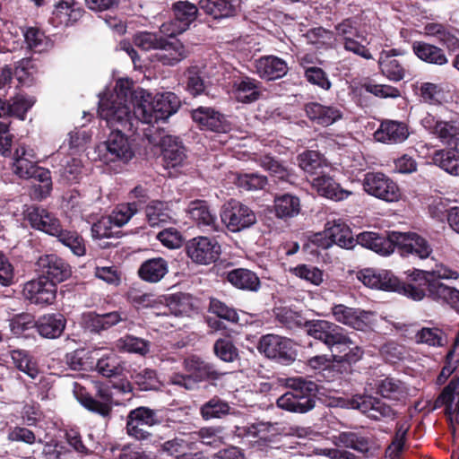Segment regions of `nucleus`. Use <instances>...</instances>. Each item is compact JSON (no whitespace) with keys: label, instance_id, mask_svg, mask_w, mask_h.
<instances>
[{"label":"nucleus","instance_id":"nucleus-25","mask_svg":"<svg viewBox=\"0 0 459 459\" xmlns=\"http://www.w3.org/2000/svg\"><path fill=\"white\" fill-rule=\"evenodd\" d=\"M422 126L443 143H448L459 135V115L455 114L448 121L437 120L428 115L422 119Z\"/></svg>","mask_w":459,"mask_h":459},{"label":"nucleus","instance_id":"nucleus-62","mask_svg":"<svg viewBox=\"0 0 459 459\" xmlns=\"http://www.w3.org/2000/svg\"><path fill=\"white\" fill-rule=\"evenodd\" d=\"M204 445L217 447L223 442V429L221 427L202 428L195 433Z\"/></svg>","mask_w":459,"mask_h":459},{"label":"nucleus","instance_id":"nucleus-10","mask_svg":"<svg viewBox=\"0 0 459 459\" xmlns=\"http://www.w3.org/2000/svg\"><path fill=\"white\" fill-rule=\"evenodd\" d=\"M364 190L370 195L388 203L397 202L401 192L397 184L380 172H368L363 179Z\"/></svg>","mask_w":459,"mask_h":459},{"label":"nucleus","instance_id":"nucleus-5","mask_svg":"<svg viewBox=\"0 0 459 459\" xmlns=\"http://www.w3.org/2000/svg\"><path fill=\"white\" fill-rule=\"evenodd\" d=\"M131 299L137 307H151L157 316H169V314L183 316L186 315L190 309L187 299L177 295L166 298L155 297L151 293L134 292L132 293Z\"/></svg>","mask_w":459,"mask_h":459},{"label":"nucleus","instance_id":"nucleus-48","mask_svg":"<svg viewBox=\"0 0 459 459\" xmlns=\"http://www.w3.org/2000/svg\"><path fill=\"white\" fill-rule=\"evenodd\" d=\"M97 355H100L96 368L103 377H110L119 374L120 360L114 351L100 349Z\"/></svg>","mask_w":459,"mask_h":459},{"label":"nucleus","instance_id":"nucleus-11","mask_svg":"<svg viewBox=\"0 0 459 459\" xmlns=\"http://www.w3.org/2000/svg\"><path fill=\"white\" fill-rule=\"evenodd\" d=\"M234 435L248 442L252 446L263 449L273 443L278 435L274 424L270 422H256L243 426H236Z\"/></svg>","mask_w":459,"mask_h":459},{"label":"nucleus","instance_id":"nucleus-47","mask_svg":"<svg viewBox=\"0 0 459 459\" xmlns=\"http://www.w3.org/2000/svg\"><path fill=\"white\" fill-rule=\"evenodd\" d=\"M275 215L280 219H289L297 216L300 212L299 197L284 194L274 198Z\"/></svg>","mask_w":459,"mask_h":459},{"label":"nucleus","instance_id":"nucleus-20","mask_svg":"<svg viewBox=\"0 0 459 459\" xmlns=\"http://www.w3.org/2000/svg\"><path fill=\"white\" fill-rule=\"evenodd\" d=\"M38 271L42 277L49 282H61L67 279L71 274L70 266L63 259L56 255H46L39 258L37 262Z\"/></svg>","mask_w":459,"mask_h":459},{"label":"nucleus","instance_id":"nucleus-38","mask_svg":"<svg viewBox=\"0 0 459 459\" xmlns=\"http://www.w3.org/2000/svg\"><path fill=\"white\" fill-rule=\"evenodd\" d=\"M305 326L309 336L323 342L327 347L342 328L326 320L307 321L305 323Z\"/></svg>","mask_w":459,"mask_h":459},{"label":"nucleus","instance_id":"nucleus-52","mask_svg":"<svg viewBox=\"0 0 459 459\" xmlns=\"http://www.w3.org/2000/svg\"><path fill=\"white\" fill-rule=\"evenodd\" d=\"M289 272L314 286L321 285L325 280L324 271L311 264H298L297 266L290 267Z\"/></svg>","mask_w":459,"mask_h":459},{"label":"nucleus","instance_id":"nucleus-23","mask_svg":"<svg viewBox=\"0 0 459 459\" xmlns=\"http://www.w3.org/2000/svg\"><path fill=\"white\" fill-rule=\"evenodd\" d=\"M358 279L367 287L388 291H397L401 290L399 280L390 272L367 268L358 273Z\"/></svg>","mask_w":459,"mask_h":459},{"label":"nucleus","instance_id":"nucleus-2","mask_svg":"<svg viewBox=\"0 0 459 459\" xmlns=\"http://www.w3.org/2000/svg\"><path fill=\"white\" fill-rule=\"evenodd\" d=\"M134 98L135 116L145 124L165 120L175 114L180 107V100L173 92L157 93L152 96L143 89H137Z\"/></svg>","mask_w":459,"mask_h":459},{"label":"nucleus","instance_id":"nucleus-44","mask_svg":"<svg viewBox=\"0 0 459 459\" xmlns=\"http://www.w3.org/2000/svg\"><path fill=\"white\" fill-rule=\"evenodd\" d=\"M227 280L239 290L256 291L260 288L258 276L252 271L244 268L229 272Z\"/></svg>","mask_w":459,"mask_h":459},{"label":"nucleus","instance_id":"nucleus-21","mask_svg":"<svg viewBox=\"0 0 459 459\" xmlns=\"http://www.w3.org/2000/svg\"><path fill=\"white\" fill-rule=\"evenodd\" d=\"M333 318L347 326L363 331L372 324L370 312L346 307L342 304L332 307Z\"/></svg>","mask_w":459,"mask_h":459},{"label":"nucleus","instance_id":"nucleus-6","mask_svg":"<svg viewBox=\"0 0 459 459\" xmlns=\"http://www.w3.org/2000/svg\"><path fill=\"white\" fill-rule=\"evenodd\" d=\"M310 241L323 249H327L333 244L350 249L356 243L350 228L341 221H328L324 231L314 234Z\"/></svg>","mask_w":459,"mask_h":459},{"label":"nucleus","instance_id":"nucleus-40","mask_svg":"<svg viewBox=\"0 0 459 459\" xmlns=\"http://www.w3.org/2000/svg\"><path fill=\"white\" fill-rule=\"evenodd\" d=\"M186 212L200 227L216 228V214L210 210L204 200H195L189 203Z\"/></svg>","mask_w":459,"mask_h":459},{"label":"nucleus","instance_id":"nucleus-34","mask_svg":"<svg viewBox=\"0 0 459 459\" xmlns=\"http://www.w3.org/2000/svg\"><path fill=\"white\" fill-rule=\"evenodd\" d=\"M409 136L407 126L397 121L382 122L380 127L375 132L377 141L384 143H398L405 141Z\"/></svg>","mask_w":459,"mask_h":459},{"label":"nucleus","instance_id":"nucleus-16","mask_svg":"<svg viewBox=\"0 0 459 459\" xmlns=\"http://www.w3.org/2000/svg\"><path fill=\"white\" fill-rule=\"evenodd\" d=\"M186 248L188 257L200 264H209L214 262L221 253L218 242L207 237H196L190 239Z\"/></svg>","mask_w":459,"mask_h":459},{"label":"nucleus","instance_id":"nucleus-28","mask_svg":"<svg viewBox=\"0 0 459 459\" xmlns=\"http://www.w3.org/2000/svg\"><path fill=\"white\" fill-rule=\"evenodd\" d=\"M199 7L215 20L236 16L241 8V0H200Z\"/></svg>","mask_w":459,"mask_h":459},{"label":"nucleus","instance_id":"nucleus-19","mask_svg":"<svg viewBox=\"0 0 459 459\" xmlns=\"http://www.w3.org/2000/svg\"><path fill=\"white\" fill-rule=\"evenodd\" d=\"M56 289L53 282L39 277L26 282L22 289V295L25 299L35 305L51 304L56 299Z\"/></svg>","mask_w":459,"mask_h":459},{"label":"nucleus","instance_id":"nucleus-8","mask_svg":"<svg viewBox=\"0 0 459 459\" xmlns=\"http://www.w3.org/2000/svg\"><path fill=\"white\" fill-rule=\"evenodd\" d=\"M97 152L105 163L128 161L134 156L131 143L119 129L112 131L107 140L97 146Z\"/></svg>","mask_w":459,"mask_h":459},{"label":"nucleus","instance_id":"nucleus-63","mask_svg":"<svg viewBox=\"0 0 459 459\" xmlns=\"http://www.w3.org/2000/svg\"><path fill=\"white\" fill-rule=\"evenodd\" d=\"M409 424L407 422L400 423L397 426L396 433L392 444L388 446L386 454L391 459H396L400 452L403 448L405 436L409 430Z\"/></svg>","mask_w":459,"mask_h":459},{"label":"nucleus","instance_id":"nucleus-61","mask_svg":"<svg viewBox=\"0 0 459 459\" xmlns=\"http://www.w3.org/2000/svg\"><path fill=\"white\" fill-rule=\"evenodd\" d=\"M35 100L32 97L17 95L12 100V102L6 104L8 114L16 116L23 120L28 110L34 105Z\"/></svg>","mask_w":459,"mask_h":459},{"label":"nucleus","instance_id":"nucleus-43","mask_svg":"<svg viewBox=\"0 0 459 459\" xmlns=\"http://www.w3.org/2000/svg\"><path fill=\"white\" fill-rule=\"evenodd\" d=\"M169 272V265L161 257L152 258L143 262L139 270L140 278L148 282L160 281Z\"/></svg>","mask_w":459,"mask_h":459},{"label":"nucleus","instance_id":"nucleus-45","mask_svg":"<svg viewBox=\"0 0 459 459\" xmlns=\"http://www.w3.org/2000/svg\"><path fill=\"white\" fill-rule=\"evenodd\" d=\"M412 50L420 60L429 64L443 65L448 62L444 51L432 44L415 41L412 44Z\"/></svg>","mask_w":459,"mask_h":459},{"label":"nucleus","instance_id":"nucleus-35","mask_svg":"<svg viewBox=\"0 0 459 459\" xmlns=\"http://www.w3.org/2000/svg\"><path fill=\"white\" fill-rule=\"evenodd\" d=\"M184 367L195 381V384L206 379H219L223 375V373L217 371L212 364L195 356L186 359Z\"/></svg>","mask_w":459,"mask_h":459},{"label":"nucleus","instance_id":"nucleus-54","mask_svg":"<svg viewBox=\"0 0 459 459\" xmlns=\"http://www.w3.org/2000/svg\"><path fill=\"white\" fill-rule=\"evenodd\" d=\"M11 358L15 367L22 372L28 375L31 379L39 376V368L36 361L24 351H13Z\"/></svg>","mask_w":459,"mask_h":459},{"label":"nucleus","instance_id":"nucleus-36","mask_svg":"<svg viewBox=\"0 0 459 459\" xmlns=\"http://www.w3.org/2000/svg\"><path fill=\"white\" fill-rule=\"evenodd\" d=\"M145 216L151 227H161L174 222V214L169 203L161 201H152L145 208Z\"/></svg>","mask_w":459,"mask_h":459},{"label":"nucleus","instance_id":"nucleus-53","mask_svg":"<svg viewBox=\"0 0 459 459\" xmlns=\"http://www.w3.org/2000/svg\"><path fill=\"white\" fill-rule=\"evenodd\" d=\"M54 237L76 255L81 256L85 254L86 248L82 238L75 231L64 230L59 228V232Z\"/></svg>","mask_w":459,"mask_h":459},{"label":"nucleus","instance_id":"nucleus-49","mask_svg":"<svg viewBox=\"0 0 459 459\" xmlns=\"http://www.w3.org/2000/svg\"><path fill=\"white\" fill-rule=\"evenodd\" d=\"M432 162L446 173L459 177V154L455 150H439L435 152Z\"/></svg>","mask_w":459,"mask_h":459},{"label":"nucleus","instance_id":"nucleus-7","mask_svg":"<svg viewBox=\"0 0 459 459\" xmlns=\"http://www.w3.org/2000/svg\"><path fill=\"white\" fill-rule=\"evenodd\" d=\"M76 400L88 411L98 413L104 418L110 415L114 404L113 394L108 386L99 385L96 397L93 398L85 389L78 383L74 384L73 389Z\"/></svg>","mask_w":459,"mask_h":459},{"label":"nucleus","instance_id":"nucleus-51","mask_svg":"<svg viewBox=\"0 0 459 459\" xmlns=\"http://www.w3.org/2000/svg\"><path fill=\"white\" fill-rule=\"evenodd\" d=\"M299 167L310 175H321L327 165L321 155L315 151H307L299 155Z\"/></svg>","mask_w":459,"mask_h":459},{"label":"nucleus","instance_id":"nucleus-14","mask_svg":"<svg viewBox=\"0 0 459 459\" xmlns=\"http://www.w3.org/2000/svg\"><path fill=\"white\" fill-rule=\"evenodd\" d=\"M337 405L344 408L356 409L368 417L379 420L381 417H391L394 415L390 406L372 396L355 395L350 400H340Z\"/></svg>","mask_w":459,"mask_h":459},{"label":"nucleus","instance_id":"nucleus-27","mask_svg":"<svg viewBox=\"0 0 459 459\" xmlns=\"http://www.w3.org/2000/svg\"><path fill=\"white\" fill-rule=\"evenodd\" d=\"M287 63L276 56H264L254 62V71L262 79L267 81L283 77L288 72Z\"/></svg>","mask_w":459,"mask_h":459},{"label":"nucleus","instance_id":"nucleus-3","mask_svg":"<svg viewBox=\"0 0 459 459\" xmlns=\"http://www.w3.org/2000/svg\"><path fill=\"white\" fill-rule=\"evenodd\" d=\"M417 275L424 281L429 297L459 310V290L438 281V279L457 280L458 271L440 264L430 272L418 270Z\"/></svg>","mask_w":459,"mask_h":459},{"label":"nucleus","instance_id":"nucleus-58","mask_svg":"<svg viewBox=\"0 0 459 459\" xmlns=\"http://www.w3.org/2000/svg\"><path fill=\"white\" fill-rule=\"evenodd\" d=\"M230 406L227 403L212 398L201 408V414L204 420L221 418L229 413Z\"/></svg>","mask_w":459,"mask_h":459},{"label":"nucleus","instance_id":"nucleus-59","mask_svg":"<svg viewBox=\"0 0 459 459\" xmlns=\"http://www.w3.org/2000/svg\"><path fill=\"white\" fill-rule=\"evenodd\" d=\"M25 42L30 49L38 52L45 50L49 46V41L45 34L37 28L29 27L23 32Z\"/></svg>","mask_w":459,"mask_h":459},{"label":"nucleus","instance_id":"nucleus-30","mask_svg":"<svg viewBox=\"0 0 459 459\" xmlns=\"http://www.w3.org/2000/svg\"><path fill=\"white\" fill-rule=\"evenodd\" d=\"M356 242L381 255H391L395 247L394 241L393 240V231L387 237L377 232L364 231L357 236Z\"/></svg>","mask_w":459,"mask_h":459},{"label":"nucleus","instance_id":"nucleus-39","mask_svg":"<svg viewBox=\"0 0 459 459\" xmlns=\"http://www.w3.org/2000/svg\"><path fill=\"white\" fill-rule=\"evenodd\" d=\"M65 323L66 321L63 315L48 314L39 318L36 322V328L41 336L55 339L62 334Z\"/></svg>","mask_w":459,"mask_h":459},{"label":"nucleus","instance_id":"nucleus-13","mask_svg":"<svg viewBox=\"0 0 459 459\" xmlns=\"http://www.w3.org/2000/svg\"><path fill=\"white\" fill-rule=\"evenodd\" d=\"M393 240L403 255H413L426 259L432 253L429 241L416 232L393 231Z\"/></svg>","mask_w":459,"mask_h":459},{"label":"nucleus","instance_id":"nucleus-55","mask_svg":"<svg viewBox=\"0 0 459 459\" xmlns=\"http://www.w3.org/2000/svg\"><path fill=\"white\" fill-rule=\"evenodd\" d=\"M415 338L417 342L432 347H442L447 343L446 335L438 328L424 327L418 331Z\"/></svg>","mask_w":459,"mask_h":459},{"label":"nucleus","instance_id":"nucleus-4","mask_svg":"<svg viewBox=\"0 0 459 459\" xmlns=\"http://www.w3.org/2000/svg\"><path fill=\"white\" fill-rule=\"evenodd\" d=\"M290 388L277 399V406L282 410L305 413L315 407L311 395L316 385L312 381H306L301 377L290 378L287 383Z\"/></svg>","mask_w":459,"mask_h":459},{"label":"nucleus","instance_id":"nucleus-24","mask_svg":"<svg viewBox=\"0 0 459 459\" xmlns=\"http://www.w3.org/2000/svg\"><path fill=\"white\" fill-rule=\"evenodd\" d=\"M38 158L34 149L21 144L13 153V170L21 178H30L36 175Z\"/></svg>","mask_w":459,"mask_h":459},{"label":"nucleus","instance_id":"nucleus-18","mask_svg":"<svg viewBox=\"0 0 459 459\" xmlns=\"http://www.w3.org/2000/svg\"><path fill=\"white\" fill-rule=\"evenodd\" d=\"M24 218L32 229L53 237L59 232V228L62 226L55 213L40 206L27 207L24 211Z\"/></svg>","mask_w":459,"mask_h":459},{"label":"nucleus","instance_id":"nucleus-42","mask_svg":"<svg viewBox=\"0 0 459 459\" xmlns=\"http://www.w3.org/2000/svg\"><path fill=\"white\" fill-rule=\"evenodd\" d=\"M377 393L394 401H403L408 396L407 385L399 379L385 377L376 384Z\"/></svg>","mask_w":459,"mask_h":459},{"label":"nucleus","instance_id":"nucleus-26","mask_svg":"<svg viewBox=\"0 0 459 459\" xmlns=\"http://www.w3.org/2000/svg\"><path fill=\"white\" fill-rule=\"evenodd\" d=\"M307 117L322 126H329L341 120L343 117V111L338 106L323 105L318 102L307 103L305 107Z\"/></svg>","mask_w":459,"mask_h":459},{"label":"nucleus","instance_id":"nucleus-50","mask_svg":"<svg viewBox=\"0 0 459 459\" xmlns=\"http://www.w3.org/2000/svg\"><path fill=\"white\" fill-rule=\"evenodd\" d=\"M172 10L175 21L181 25L180 30H186L197 15L198 9L195 4L188 1H178L173 4Z\"/></svg>","mask_w":459,"mask_h":459},{"label":"nucleus","instance_id":"nucleus-31","mask_svg":"<svg viewBox=\"0 0 459 459\" xmlns=\"http://www.w3.org/2000/svg\"><path fill=\"white\" fill-rule=\"evenodd\" d=\"M157 50L155 58L164 65H175L187 56L184 44L177 39H168L162 37Z\"/></svg>","mask_w":459,"mask_h":459},{"label":"nucleus","instance_id":"nucleus-46","mask_svg":"<svg viewBox=\"0 0 459 459\" xmlns=\"http://www.w3.org/2000/svg\"><path fill=\"white\" fill-rule=\"evenodd\" d=\"M259 85L255 79L244 77L234 82L233 94L239 102H253L259 98Z\"/></svg>","mask_w":459,"mask_h":459},{"label":"nucleus","instance_id":"nucleus-1","mask_svg":"<svg viewBox=\"0 0 459 459\" xmlns=\"http://www.w3.org/2000/svg\"><path fill=\"white\" fill-rule=\"evenodd\" d=\"M134 92L131 80H117L114 91L100 94L98 112L100 118L110 127L131 129L134 122L140 121L135 116Z\"/></svg>","mask_w":459,"mask_h":459},{"label":"nucleus","instance_id":"nucleus-37","mask_svg":"<svg viewBox=\"0 0 459 459\" xmlns=\"http://www.w3.org/2000/svg\"><path fill=\"white\" fill-rule=\"evenodd\" d=\"M312 186L317 193L328 199L341 201L347 198L351 193L342 189L332 178L323 174L312 180Z\"/></svg>","mask_w":459,"mask_h":459},{"label":"nucleus","instance_id":"nucleus-56","mask_svg":"<svg viewBox=\"0 0 459 459\" xmlns=\"http://www.w3.org/2000/svg\"><path fill=\"white\" fill-rule=\"evenodd\" d=\"M137 211L138 207L134 202L121 204L116 207L108 217L115 226L122 227L131 220Z\"/></svg>","mask_w":459,"mask_h":459},{"label":"nucleus","instance_id":"nucleus-15","mask_svg":"<svg viewBox=\"0 0 459 459\" xmlns=\"http://www.w3.org/2000/svg\"><path fill=\"white\" fill-rule=\"evenodd\" d=\"M328 349L332 353V359L337 363H356L363 355L361 348L351 341L342 328L335 335Z\"/></svg>","mask_w":459,"mask_h":459},{"label":"nucleus","instance_id":"nucleus-12","mask_svg":"<svg viewBox=\"0 0 459 459\" xmlns=\"http://www.w3.org/2000/svg\"><path fill=\"white\" fill-rule=\"evenodd\" d=\"M221 217L227 229L232 232L249 228L256 221L255 212L236 200H230L224 204Z\"/></svg>","mask_w":459,"mask_h":459},{"label":"nucleus","instance_id":"nucleus-17","mask_svg":"<svg viewBox=\"0 0 459 459\" xmlns=\"http://www.w3.org/2000/svg\"><path fill=\"white\" fill-rule=\"evenodd\" d=\"M159 422L157 413L148 407L132 410L127 416L126 430L129 436L139 440L146 439L150 433L146 427H152Z\"/></svg>","mask_w":459,"mask_h":459},{"label":"nucleus","instance_id":"nucleus-29","mask_svg":"<svg viewBox=\"0 0 459 459\" xmlns=\"http://www.w3.org/2000/svg\"><path fill=\"white\" fill-rule=\"evenodd\" d=\"M446 407L451 421L459 425V377L452 379L435 402V407Z\"/></svg>","mask_w":459,"mask_h":459},{"label":"nucleus","instance_id":"nucleus-41","mask_svg":"<svg viewBox=\"0 0 459 459\" xmlns=\"http://www.w3.org/2000/svg\"><path fill=\"white\" fill-rule=\"evenodd\" d=\"M397 52L394 49L383 51L380 55L378 65L382 74L389 80L398 82L403 79L405 70L395 58Z\"/></svg>","mask_w":459,"mask_h":459},{"label":"nucleus","instance_id":"nucleus-9","mask_svg":"<svg viewBox=\"0 0 459 459\" xmlns=\"http://www.w3.org/2000/svg\"><path fill=\"white\" fill-rule=\"evenodd\" d=\"M258 350L266 357L282 364L293 362L297 356L295 343L288 338L276 334L263 336L259 342Z\"/></svg>","mask_w":459,"mask_h":459},{"label":"nucleus","instance_id":"nucleus-57","mask_svg":"<svg viewBox=\"0 0 459 459\" xmlns=\"http://www.w3.org/2000/svg\"><path fill=\"white\" fill-rule=\"evenodd\" d=\"M306 62V58H302L300 64L304 67L307 81L325 91L329 90L332 84L325 71L316 66L307 67L305 65Z\"/></svg>","mask_w":459,"mask_h":459},{"label":"nucleus","instance_id":"nucleus-33","mask_svg":"<svg viewBox=\"0 0 459 459\" xmlns=\"http://www.w3.org/2000/svg\"><path fill=\"white\" fill-rule=\"evenodd\" d=\"M424 36L436 38L440 44L450 51L459 49V39L456 30L442 23L429 22L421 32Z\"/></svg>","mask_w":459,"mask_h":459},{"label":"nucleus","instance_id":"nucleus-60","mask_svg":"<svg viewBox=\"0 0 459 459\" xmlns=\"http://www.w3.org/2000/svg\"><path fill=\"white\" fill-rule=\"evenodd\" d=\"M117 346L125 351L140 355H145L150 350V343L147 341L131 335L120 339Z\"/></svg>","mask_w":459,"mask_h":459},{"label":"nucleus","instance_id":"nucleus-32","mask_svg":"<svg viewBox=\"0 0 459 459\" xmlns=\"http://www.w3.org/2000/svg\"><path fill=\"white\" fill-rule=\"evenodd\" d=\"M82 13L74 0H60L55 4L50 20L54 26H68L79 20Z\"/></svg>","mask_w":459,"mask_h":459},{"label":"nucleus","instance_id":"nucleus-64","mask_svg":"<svg viewBox=\"0 0 459 459\" xmlns=\"http://www.w3.org/2000/svg\"><path fill=\"white\" fill-rule=\"evenodd\" d=\"M36 327L34 316L28 313L14 316L10 320V328L13 334L21 335L23 332Z\"/></svg>","mask_w":459,"mask_h":459},{"label":"nucleus","instance_id":"nucleus-22","mask_svg":"<svg viewBox=\"0 0 459 459\" xmlns=\"http://www.w3.org/2000/svg\"><path fill=\"white\" fill-rule=\"evenodd\" d=\"M149 142L159 144L162 150L163 160L167 168H176L183 164L186 159L185 148L178 137L164 134L160 140L150 136Z\"/></svg>","mask_w":459,"mask_h":459}]
</instances>
